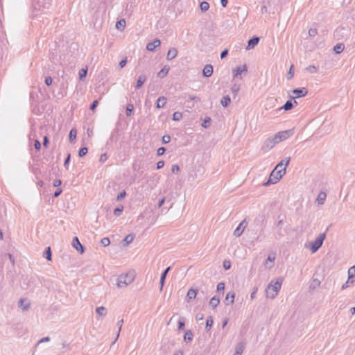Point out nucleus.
Segmentation results:
<instances>
[{"mask_svg":"<svg viewBox=\"0 0 355 355\" xmlns=\"http://www.w3.org/2000/svg\"><path fill=\"white\" fill-rule=\"evenodd\" d=\"M193 334L192 331L190 329L187 330L184 335V340L185 342H191L193 340Z\"/></svg>","mask_w":355,"mask_h":355,"instance_id":"cd10ccee","label":"nucleus"},{"mask_svg":"<svg viewBox=\"0 0 355 355\" xmlns=\"http://www.w3.org/2000/svg\"><path fill=\"white\" fill-rule=\"evenodd\" d=\"M125 27V21L124 19L119 20L116 24V28L119 31H123Z\"/></svg>","mask_w":355,"mask_h":355,"instance_id":"473e14b6","label":"nucleus"},{"mask_svg":"<svg viewBox=\"0 0 355 355\" xmlns=\"http://www.w3.org/2000/svg\"><path fill=\"white\" fill-rule=\"evenodd\" d=\"M52 83H53V79L51 76H47L44 79V83L47 85V86H51L52 85Z\"/></svg>","mask_w":355,"mask_h":355,"instance_id":"e2e57ef3","label":"nucleus"},{"mask_svg":"<svg viewBox=\"0 0 355 355\" xmlns=\"http://www.w3.org/2000/svg\"><path fill=\"white\" fill-rule=\"evenodd\" d=\"M146 79L147 78L145 75L139 76L136 83L135 89H139L146 81Z\"/></svg>","mask_w":355,"mask_h":355,"instance_id":"4be33fe9","label":"nucleus"},{"mask_svg":"<svg viewBox=\"0 0 355 355\" xmlns=\"http://www.w3.org/2000/svg\"><path fill=\"white\" fill-rule=\"evenodd\" d=\"M244 349V346L242 343H239L236 347V351L234 355H241Z\"/></svg>","mask_w":355,"mask_h":355,"instance_id":"e433bc0d","label":"nucleus"},{"mask_svg":"<svg viewBox=\"0 0 355 355\" xmlns=\"http://www.w3.org/2000/svg\"><path fill=\"white\" fill-rule=\"evenodd\" d=\"M345 45L342 43L337 44L334 46V51L336 54H339L343 51Z\"/></svg>","mask_w":355,"mask_h":355,"instance_id":"7c9ffc66","label":"nucleus"},{"mask_svg":"<svg viewBox=\"0 0 355 355\" xmlns=\"http://www.w3.org/2000/svg\"><path fill=\"white\" fill-rule=\"evenodd\" d=\"M225 289V283L223 282H219L218 284H217V291L218 292H220V291H223Z\"/></svg>","mask_w":355,"mask_h":355,"instance_id":"0e129e2a","label":"nucleus"},{"mask_svg":"<svg viewBox=\"0 0 355 355\" xmlns=\"http://www.w3.org/2000/svg\"><path fill=\"white\" fill-rule=\"evenodd\" d=\"M128 62V58L125 57L123 59H122L119 64V66L120 68H123Z\"/></svg>","mask_w":355,"mask_h":355,"instance_id":"680f3d73","label":"nucleus"},{"mask_svg":"<svg viewBox=\"0 0 355 355\" xmlns=\"http://www.w3.org/2000/svg\"><path fill=\"white\" fill-rule=\"evenodd\" d=\"M123 324V319H121V320L118 321L117 326L119 327V331H118V333L116 334V337L115 340H114V342L112 343V344H114L117 340V339L119 338V334H120V331L121 330V327H122Z\"/></svg>","mask_w":355,"mask_h":355,"instance_id":"ea45409f","label":"nucleus"},{"mask_svg":"<svg viewBox=\"0 0 355 355\" xmlns=\"http://www.w3.org/2000/svg\"><path fill=\"white\" fill-rule=\"evenodd\" d=\"M171 141V136L168 135H165L162 138V143L164 144H166L169 143Z\"/></svg>","mask_w":355,"mask_h":355,"instance_id":"6e6d98bb","label":"nucleus"},{"mask_svg":"<svg viewBox=\"0 0 355 355\" xmlns=\"http://www.w3.org/2000/svg\"><path fill=\"white\" fill-rule=\"evenodd\" d=\"M72 245L80 254H83L85 251V247L81 244L77 236L73 238Z\"/></svg>","mask_w":355,"mask_h":355,"instance_id":"1a4fd4ad","label":"nucleus"},{"mask_svg":"<svg viewBox=\"0 0 355 355\" xmlns=\"http://www.w3.org/2000/svg\"><path fill=\"white\" fill-rule=\"evenodd\" d=\"M182 114L180 112H175L173 114V121H179L182 119Z\"/></svg>","mask_w":355,"mask_h":355,"instance_id":"3c124183","label":"nucleus"},{"mask_svg":"<svg viewBox=\"0 0 355 355\" xmlns=\"http://www.w3.org/2000/svg\"><path fill=\"white\" fill-rule=\"evenodd\" d=\"M320 282L318 279H315L313 280L312 283L310 284L309 288L311 290H314L317 287H318L320 286Z\"/></svg>","mask_w":355,"mask_h":355,"instance_id":"79ce46f5","label":"nucleus"},{"mask_svg":"<svg viewBox=\"0 0 355 355\" xmlns=\"http://www.w3.org/2000/svg\"><path fill=\"white\" fill-rule=\"evenodd\" d=\"M325 238L326 232L320 234L313 241L310 243V250L312 253L316 252L322 247Z\"/></svg>","mask_w":355,"mask_h":355,"instance_id":"39448f33","label":"nucleus"},{"mask_svg":"<svg viewBox=\"0 0 355 355\" xmlns=\"http://www.w3.org/2000/svg\"><path fill=\"white\" fill-rule=\"evenodd\" d=\"M214 72L213 66L210 64H206L202 69V76L205 78H209Z\"/></svg>","mask_w":355,"mask_h":355,"instance_id":"4468645a","label":"nucleus"},{"mask_svg":"<svg viewBox=\"0 0 355 355\" xmlns=\"http://www.w3.org/2000/svg\"><path fill=\"white\" fill-rule=\"evenodd\" d=\"M231 90H232V92L236 95L237 94V92L240 90V85L236 84V83L234 84L232 86Z\"/></svg>","mask_w":355,"mask_h":355,"instance_id":"864d4df0","label":"nucleus"},{"mask_svg":"<svg viewBox=\"0 0 355 355\" xmlns=\"http://www.w3.org/2000/svg\"><path fill=\"white\" fill-rule=\"evenodd\" d=\"M274 281L272 280L265 289L266 297L268 298L273 299L278 294L282 287V280L279 278L273 284Z\"/></svg>","mask_w":355,"mask_h":355,"instance_id":"f257e3e1","label":"nucleus"},{"mask_svg":"<svg viewBox=\"0 0 355 355\" xmlns=\"http://www.w3.org/2000/svg\"><path fill=\"white\" fill-rule=\"evenodd\" d=\"M354 282V279H349V275H348V279H347V282L343 284V286H341V289L344 290V289L347 288V287L349 286L350 284H353Z\"/></svg>","mask_w":355,"mask_h":355,"instance_id":"37998d69","label":"nucleus"},{"mask_svg":"<svg viewBox=\"0 0 355 355\" xmlns=\"http://www.w3.org/2000/svg\"><path fill=\"white\" fill-rule=\"evenodd\" d=\"M294 76V65L292 64L290 67L289 71L287 73V79L291 80Z\"/></svg>","mask_w":355,"mask_h":355,"instance_id":"8fccbe9b","label":"nucleus"},{"mask_svg":"<svg viewBox=\"0 0 355 355\" xmlns=\"http://www.w3.org/2000/svg\"><path fill=\"white\" fill-rule=\"evenodd\" d=\"M161 44V42L159 39H155L153 40V42H150L147 44L146 46V49L148 51H154L155 49L159 46Z\"/></svg>","mask_w":355,"mask_h":355,"instance_id":"dca6fc26","label":"nucleus"},{"mask_svg":"<svg viewBox=\"0 0 355 355\" xmlns=\"http://www.w3.org/2000/svg\"><path fill=\"white\" fill-rule=\"evenodd\" d=\"M18 304L19 307L21 308L23 311H27L31 306L30 302L26 298H21L19 300Z\"/></svg>","mask_w":355,"mask_h":355,"instance_id":"2eb2a0df","label":"nucleus"},{"mask_svg":"<svg viewBox=\"0 0 355 355\" xmlns=\"http://www.w3.org/2000/svg\"><path fill=\"white\" fill-rule=\"evenodd\" d=\"M246 225H247L246 219H244L243 220H242L240 223L239 226L234 231V236H235L236 237H239L242 234L245 228L246 227Z\"/></svg>","mask_w":355,"mask_h":355,"instance_id":"9d476101","label":"nucleus"},{"mask_svg":"<svg viewBox=\"0 0 355 355\" xmlns=\"http://www.w3.org/2000/svg\"><path fill=\"white\" fill-rule=\"evenodd\" d=\"M180 167L178 164H173L171 167L172 173H178L180 171Z\"/></svg>","mask_w":355,"mask_h":355,"instance_id":"338daca9","label":"nucleus"},{"mask_svg":"<svg viewBox=\"0 0 355 355\" xmlns=\"http://www.w3.org/2000/svg\"><path fill=\"white\" fill-rule=\"evenodd\" d=\"M101 243L104 247L108 246L110 244V240L108 237H104L101 240Z\"/></svg>","mask_w":355,"mask_h":355,"instance_id":"603ef678","label":"nucleus"},{"mask_svg":"<svg viewBox=\"0 0 355 355\" xmlns=\"http://www.w3.org/2000/svg\"><path fill=\"white\" fill-rule=\"evenodd\" d=\"M166 152V148L164 147H160L157 150V156H162Z\"/></svg>","mask_w":355,"mask_h":355,"instance_id":"69168bd1","label":"nucleus"},{"mask_svg":"<svg viewBox=\"0 0 355 355\" xmlns=\"http://www.w3.org/2000/svg\"><path fill=\"white\" fill-rule=\"evenodd\" d=\"M185 327V318L180 317L178 321V328L179 331L183 330Z\"/></svg>","mask_w":355,"mask_h":355,"instance_id":"f704fd0d","label":"nucleus"},{"mask_svg":"<svg viewBox=\"0 0 355 355\" xmlns=\"http://www.w3.org/2000/svg\"><path fill=\"white\" fill-rule=\"evenodd\" d=\"M135 239V234H128L124 239L122 241V243L123 246H126L131 243Z\"/></svg>","mask_w":355,"mask_h":355,"instance_id":"b1692460","label":"nucleus"},{"mask_svg":"<svg viewBox=\"0 0 355 355\" xmlns=\"http://www.w3.org/2000/svg\"><path fill=\"white\" fill-rule=\"evenodd\" d=\"M185 98H187V101H200V98L190 94H185Z\"/></svg>","mask_w":355,"mask_h":355,"instance_id":"13d9d810","label":"nucleus"},{"mask_svg":"<svg viewBox=\"0 0 355 355\" xmlns=\"http://www.w3.org/2000/svg\"><path fill=\"white\" fill-rule=\"evenodd\" d=\"M106 309L104 306H99L96 309V312L101 316H104L106 314Z\"/></svg>","mask_w":355,"mask_h":355,"instance_id":"a19ab883","label":"nucleus"},{"mask_svg":"<svg viewBox=\"0 0 355 355\" xmlns=\"http://www.w3.org/2000/svg\"><path fill=\"white\" fill-rule=\"evenodd\" d=\"M277 144V141L276 139H275V137L268 138L263 143V145L262 146V149L263 150H269L271 148H272L276 144Z\"/></svg>","mask_w":355,"mask_h":355,"instance_id":"6e6552de","label":"nucleus"},{"mask_svg":"<svg viewBox=\"0 0 355 355\" xmlns=\"http://www.w3.org/2000/svg\"><path fill=\"white\" fill-rule=\"evenodd\" d=\"M209 3L207 1H202L200 3V8L202 12H206L209 8Z\"/></svg>","mask_w":355,"mask_h":355,"instance_id":"c9c22d12","label":"nucleus"},{"mask_svg":"<svg viewBox=\"0 0 355 355\" xmlns=\"http://www.w3.org/2000/svg\"><path fill=\"white\" fill-rule=\"evenodd\" d=\"M247 73L248 67L246 64L240 65L232 70L233 78H236L239 76H241L242 74L246 75Z\"/></svg>","mask_w":355,"mask_h":355,"instance_id":"0eeeda50","label":"nucleus"},{"mask_svg":"<svg viewBox=\"0 0 355 355\" xmlns=\"http://www.w3.org/2000/svg\"><path fill=\"white\" fill-rule=\"evenodd\" d=\"M70 161H71V154L68 153L64 159V167L67 170H68V168H69V165Z\"/></svg>","mask_w":355,"mask_h":355,"instance_id":"de8ad7c7","label":"nucleus"},{"mask_svg":"<svg viewBox=\"0 0 355 355\" xmlns=\"http://www.w3.org/2000/svg\"><path fill=\"white\" fill-rule=\"evenodd\" d=\"M211 119L210 117L209 116H206L205 118V119L203 120L202 123V126L204 128H207L209 127L210 125V123H211Z\"/></svg>","mask_w":355,"mask_h":355,"instance_id":"58836bf2","label":"nucleus"},{"mask_svg":"<svg viewBox=\"0 0 355 355\" xmlns=\"http://www.w3.org/2000/svg\"><path fill=\"white\" fill-rule=\"evenodd\" d=\"M171 267H167L161 274L160 280H159V290L162 291L163 290V287L164 286L166 277L167 276L168 272L170 271Z\"/></svg>","mask_w":355,"mask_h":355,"instance_id":"ddd939ff","label":"nucleus"},{"mask_svg":"<svg viewBox=\"0 0 355 355\" xmlns=\"http://www.w3.org/2000/svg\"><path fill=\"white\" fill-rule=\"evenodd\" d=\"M77 135V131L76 128H72L69 134V142H72L76 139Z\"/></svg>","mask_w":355,"mask_h":355,"instance_id":"72a5a7b5","label":"nucleus"},{"mask_svg":"<svg viewBox=\"0 0 355 355\" xmlns=\"http://www.w3.org/2000/svg\"><path fill=\"white\" fill-rule=\"evenodd\" d=\"M235 298V293L234 292H228L226 295L225 299L224 300V303L226 305H230L234 303Z\"/></svg>","mask_w":355,"mask_h":355,"instance_id":"a211bd4d","label":"nucleus"},{"mask_svg":"<svg viewBox=\"0 0 355 355\" xmlns=\"http://www.w3.org/2000/svg\"><path fill=\"white\" fill-rule=\"evenodd\" d=\"M290 161H291V157H285L284 159L281 160V162H279L277 164V166H275V169L277 170L278 168L283 167V168H285V170L286 171V167L289 164Z\"/></svg>","mask_w":355,"mask_h":355,"instance_id":"6ab92c4d","label":"nucleus"},{"mask_svg":"<svg viewBox=\"0 0 355 355\" xmlns=\"http://www.w3.org/2000/svg\"><path fill=\"white\" fill-rule=\"evenodd\" d=\"M214 324L213 317L209 315L207 318L205 329L208 331L211 328Z\"/></svg>","mask_w":355,"mask_h":355,"instance_id":"2f4dec72","label":"nucleus"},{"mask_svg":"<svg viewBox=\"0 0 355 355\" xmlns=\"http://www.w3.org/2000/svg\"><path fill=\"white\" fill-rule=\"evenodd\" d=\"M231 261L229 260H225L223 261V268L225 270H229L231 268Z\"/></svg>","mask_w":355,"mask_h":355,"instance_id":"052dcab7","label":"nucleus"},{"mask_svg":"<svg viewBox=\"0 0 355 355\" xmlns=\"http://www.w3.org/2000/svg\"><path fill=\"white\" fill-rule=\"evenodd\" d=\"M198 293V288H191L188 291L187 296H186L187 302H190L191 301L194 300L196 297Z\"/></svg>","mask_w":355,"mask_h":355,"instance_id":"f8f14e48","label":"nucleus"},{"mask_svg":"<svg viewBox=\"0 0 355 355\" xmlns=\"http://www.w3.org/2000/svg\"><path fill=\"white\" fill-rule=\"evenodd\" d=\"M348 275H349V279L355 278V265L349 268Z\"/></svg>","mask_w":355,"mask_h":355,"instance_id":"09e8293b","label":"nucleus"},{"mask_svg":"<svg viewBox=\"0 0 355 355\" xmlns=\"http://www.w3.org/2000/svg\"><path fill=\"white\" fill-rule=\"evenodd\" d=\"M178 49L176 48H171L166 55V59L168 60H171L174 59L178 55Z\"/></svg>","mask_w":355,"mask_h":355,"instance_id":"412c9836","label":"nucleus"},{"mask_svg":"<svg viewBox=\"0 0 355 355\" xmlns=\"http://www.w3.org/2000/svg\"><path fill=\"white\" fill-rule=\"evenodd\" d=\"M167 102V98L165 96H160L157 100V102L155 103V107L157 109L162 108L165 106L166 103Z\"/></svg>","mask_w":355,"mask_h":355,"instance_id":"aec40b11","label":"nucleus"},{"mask_svg":"<svg viewBox=\"0 0 355 355\" xmlns=\"http://www.w3.org/2000/svg\"><path fill=\"white\" fill-rule=\"evenodd\" d=\"M292 93L295 95V98L305 96L308 93V89L305 87H299L292 90Z\"/></svg>","mask_w":355,"mask_h":355,"instance_id":"9b49d317","label":"nucleus"},{"mask_svg":"<svg viewBox=\"0 0 355 355\" xmlns=\"http://www.w3.org/2000/svg\"><path fill=\"white\" fill-rule=\"evenodd\" d=\"M294 133L293 129H289L284 131H280L274 135L275 139L277 141V144L282 141L286 140Z\"/></svg>","mask_w":355,"mask_h":355,"instance_id":"423d86ee","label":"nucleus"},{"mask_svg":"<svg viewBox=\"0 0 355 355\" xmlns=\"http://www.w3.org/2000/svg\"><path fill=\"white\" fill-rule=\"evenodd\" d=\"M286 174L285 168H282L279 171L273 169L270 174L268 180L265 182L263 185L264 187H268L270 184H275Z\"/></svg>","mask_w":355,"mask_h":355,"instance_id":"f03ea898","label":"nucleus"},{"mask_svg":"<svg viewBox=\"0 0 355 355\" xmlns=\"http://www.w3.org/2000/svg\"><path fill=\"white\" fill-rule=\"evenodd\" d=\"M327 198V194L324 191H320L316 198V202L318 205H323Z\"/></svg>","mask_w":355,"mask_h":355,"instance_id":"393cba45","label":"nucleus"},{"mask_svg":"<svg viewBox=\"0 0 355 355\" xmlns=\"http://www.w3.org/2000/svg\"><path fill=\"white\" fill-rule=\"evenodd\" d=\"M98 100H94L92 104L90 105L89 106V109L92 110V111H94L96 108V107L98 106Z\"/></svg>","mask_w":355,"mask_h":355,"instance_id":"bf43d9fd","label":"nucleus"},{"mask_svg":"<svg viewBox=\"0 0 355 355\" xmlns=\"http://www.w3.org/2000/svg\"><path fill=\"white\" fill-rule=\"evenodd\" d=\"M293 104L297 105V101H294V102L293 103L291 100H288L282 107L279 108V110H284L285 111L290 110L293 108Z\"/></svg>","mask_w":355,"mask_h":355,"instance_id":"5701e85b","label":"nucleus"},{"mask_svg":"<svg viewBox=\"0 0 355 355\" xmlns=\"http://www.w3.org/2000/svg\"><path fill=\"white\" fill-rule=\"evenodd\" d=\"M169 67L167 65H165L157 73V76L162 78L167 76L168 71H169Z\"/></svg>","mask_w":355,"mask_h":355,"instance_id":"bb28decb","label":"nucleus"},{"mask_svg":"<svg viewBox=\"0 0 355 355\" xmlns=\"http://www.w3.org/2000/svg\"><path fill=\"white\" fill-rule=\"evenodd\" d=\"M133 110H134L133 105L131 104V103L128 104L127 106H126V109H125V114H126V115L128 116H131V114L133 112Z\"/></svg>","mask_w":355,"mask_h":355,"instance_id":"4c0bfd02","label":"nucleus"},{"mask_svg":"<svg viewBox=\"0 0 355 355\" xmlns=\"http://www.w3.org/2000/svg\"><path fill=\"white\" fill-rule=\"evenodd\" d=\"M351 34V28L349 26H338L334 33V37L337 40H347Z\"/></svg>","mask_w":355,"mask_h":355,"instance_id":"7ed1b4c3","label":"nucleus"},{"mask_svg":"<svg viewBox=\"0 0 355 355\" xmlns=\"http://www.w3.org/2000/svg\"><path fill=\"white\" fill-rule=\"evenodd\" d=\"M87 152H88V148L87 147H82L78 150V156L80 157H83L85 155H86Z\"/></svg>","mask_w":355,"mask_h":355,"instance_id":"49530a36","label":"nucleus"},{"mask_svg":"<svg viewBox=\"0 0 355 355\" xmlns=\"http://www.w3.org/2000/svg\"><path fill=\"white\" fill-rule=\"evenodd\" d=\"M126 192L125 191H121L119 194H118V196H116V201H121V200H123L125 196H126Z\"/></svg>","mask_w":355,"mask_h":355,"instance_id":"4d7b16f0","label":"nucleus"},{"mask_svg":"<svg viewBox=\"0 0 355 355\" xmlns=\"http://www.w3.org/2000/svg\"><path fill=\"white\" fill-rule=\"evenodd\" d=\"M87 73V68L81 69L79 71V79L80 80H83L86 77Z\"/></svg>","mask_w":355,"mask_h":355,"instance_id":"c03bdc74","label":"nucleus"},{"mask_svg":"<svg viewBox=\"0 0 355 355\" xmlns=\"http://www.w3.org/2000/svg\"><path fill=\"white\" fill-rule=\"evenodd\" d=\"M34 148L37 150H40V149H41V143H40V141L39 140H37V139L35 140V141H34Z\"/></svg>","mask_w":355,"mask_h":355,"instance_id":"774afa93","label":"nucleus"},{"mask_svg":"<svg viewBox=\"0 0 355 355\" xmlns=\"http://www.w3.org/2000/svg\"><path fill=\"white\" fill-rule=\"evenodd\" d=\"M230 102L231 98L228 95L224 96L220 100V104L224 107H227L230 105Z\"/></svg>","mask_w":355,"mask_h":355,"instance_id":"c85d7f7f","label":"nucleus"},{"mask_svg":"<svg viewBox=\"0 0 355 355\" xmlns=\"http://www.w3.org/2000/svg\"><path fill=\"white\" fill-rule=\"evenodd\" d=\"M306 70L311 73H315L317 72L318 68L314 65H310L306 68Z\"/></svg>","mask_w":355,"mask_h":355,"instance_id":"5fc2aeb1","label":"nucleus"},{"mask_svg":"<svg viewBox=\"0 0 355 355\" xmlns=\"http://www.w3.org/2000/svg\"><path fill=\"white\" fill-rule=\"evenodd\" d=\"M219 303H220L219 297L216 295V296H214L211 297V299L209 302V305L211 306L212 309H214L218 306Z\"/></svg>","mask_w":355,"mask_h":355,"instance_id":"a878e982","label":"nucleus"},{"mask_svg":"<svg viewBox=\"0 0 355 355\" xmlns=\"http://www.w3.org/2000/svg\"><path fill=\"white\" fill-rule=\"evenodd\" d=\"M135 279V275L133 272H128L125 275H121L117 278V286L119 288L125 287L130 284Z\"/></svg>","mask_w":355,"mask_h":355,"instance_id":"20e7f679","label":"nucleus"},{"mask_svg":"<svg viewBox=\"0 0 355 355\" xmlns=\"http://www.w3.org/2000/svg\"><path fill=\"white\" fill-rule=\"evenodd\" d=\"M123 206L121 205L119 207H116L114 209V214L116 216H120L121 214H122L123 212Z\"/></svg>","mask_w":355,"mask_h":355,"instance_id":"a18cd8bd","label":"nucleus"},{"mask_svg":"<svg viewBox=\"0 0 355 355\" xmlns=\"http://www.w3.org/2000/svg\"><path fill=\"white\" fill-rule=\"evenodd\" d=\"M44 257H45L48 261L52 260V252L51 247H47L44 251L43 253Z\"/></svg>","mask_w":355,"mask_h":355,"instance_id":"c756f323","label":"nucleus"},{"mask_svg":"<svg viewBox=\"0 0 355 355\" xmlns=\"http://www.w3.org/2000/svg\"><path fill=\"white\" fill-rule=\"evenodd\" d=\"M260 39L257 36H253L248 41V49H251L254 48L259 43Z\"/></svg>","mask_w":355,"mask_h":355,"instance_id":"f3484780","label":"nucleus"}]
</instances>
